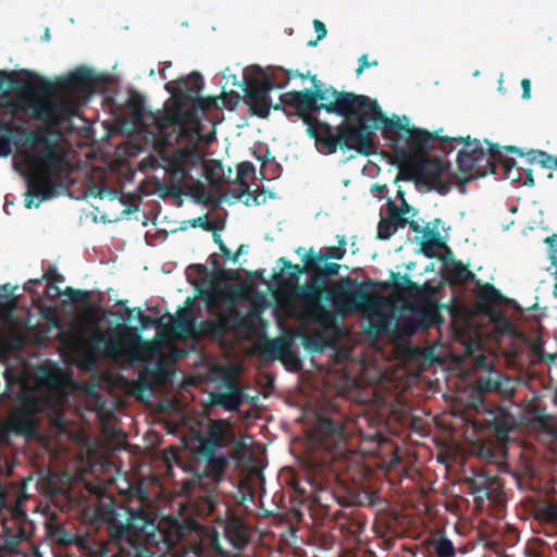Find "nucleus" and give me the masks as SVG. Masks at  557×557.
Wrapping results in <instances>:
<instances>
[{
  "label": "nucleus",
  "mask_w": 557,
  "mask_h": 557,
  "mask_svg": "<svg viewBox=\"0 0 557 557\" xmlns=\"http://www.w3.org/2000/svg\"><path fill=\"white\" fill-rule=\"evenodd\" d=\"M311 82L313 89L287 91L282 100L297 109L319 151L332 154L339 146L362 156L375 153L373 131L383 133L387 120L377 101L332 86L322 88L315 75Z\"/></svg>",
  "instance_id": "nucleus-1"
},
{
  "label": "nucleus",
  "mask_w": 557,
  "mask_h": 557,
  "mask_svg": "<svg viewBox=\"0 0 557 557\" xmlns=\"http://www.w3.org/2000/svg\"><path fill=\"white\" fill-rule=\"evenodd\" d=\"M116 518L115 502L112 497H99L81 509V519L85 525L97 530L102 524H111L114 539L126 537L148 552L154 547L158 549V553H154L158 556L161 552L174 548L190 531L175 518H165L157 522L154 515H148L143 510L132 512L125 524L116 522Z\"/></svg>",
  "instance_id": "nucleus-2"
},
{
  "label": "nucleus",
  "mask_w": 557,
  "mask_h": 557,
  "mask_svg": "<svg viewBox=\"0 0 557 557\" xmlns=\"http://www.w3.org/2000/svg\"><path fill=\"white\" fill-rule=\"evenodd\" d=\"M30 148L26 152V165L29 172L25 207L38 208L42 200L57 195L58 182L66 180L72 172L62 147L40 132H32L27 138Z\"/></svg>",
  "instance_id": "nucleus-3"
},
{
  "label": "nucleus",
  "mask_w": 557,
  "mask_h": 557,
  "mask_svg": "<svg viewBox=\"0 0 557 557\" xmlns=\"http://www.w3.org/2000/svg\"><path fill=\"white\" fill-rule=\"evenodd\" d=\"M173 110V104L166 103L164 112H159L158 124L151 125L144 133L151 136L152 143L158 150L172 148L182 143L184 139L193 140L197 128H193L185 119L172 121L170 115ZM162 160L164 161V170L170 176L171 193L173 195H181L187 182L191 180L190 169L195 164L196 153L193 149H176L171 154L166 156L161 151Z\"/></svg>",
  "instance_id": "nucleus-4"
},
{
  "label": "nucleus",
  "mask_w": 557,
  "mask_h": 557,
  "mask_svg": "<svg viewBox=\"0 0 557 557\" xmlns=\"http://www.w3.org/2000/svg\"><path fill=\"white\" fill-rule=\"evenodd\" d=\"M383 137L391 141L393 164L399 169V173L409 168L407 163L400 160L401 150L414 158H423L428 156L430 150L435 148L436 141H438L443 152H447L446 150L450 141L460 139L440 136L438 132L430 133L423 128L410 127L408 116L403 115L399 117L396 114L387 117L386 124L383 127Z\"/></svg>",
  "instance_id": "nucleus-5"
},
{
  "label": "nucleus",
  "mask_w": 557,
  "mask_h": 557,
  "mask_svg": "<svg viewBox=\"0 0 557 557\" xmlns=\"http://www.w3.org/2000/svg\"><path fill=\"white\" fill-rule=\"evenodd\" d=\"M313 442L330 456L320 463L312 462L308 472V482L320 493L329 490L336 479L333 461L347 451V432L342 420L318 416L313 432Z\"/></svg>",
  "instance_id": "nucleus-6"
},
{
  "label": "nucleus",
  "mask_w": 557,
  "mask_h": 557,
  "mask_svg": "<svg viewBox=\"0 0 557 557\" xmlns=\"http://www.w3.org/2000/svg\"><path fill=\"white\" fill-rule=\"evenodd\" d=\"M203 87V77L198 72L170 81L164 89L171 95L173 110L170 115L172 121L185 119L193 128L199 131L201 115L207 111L218 108V98L200 97Z\"/></svg>",
  "instance_id": "nucleus-7"
},
{
  "label": "nucleus",
  "mask_w": 557,
  "mask_h": 557,
  "mask_svg": "<svg viewBox=\"0 0 557 557\" xmlns=\"http://www.w3.org/2000/svg\"><path fill=\"white\" fill-rule=\"evenodd\" d=\"M52 82L39 77L34 85L27 87V100L32 116L47 125L59 126L70 122L79 111V106L72 97H51L55 92Z\"/></svg>",
  "instance_id": "nucleus-8"
},
{
  "label": "nucleus",
  "mask_w": 557,
  "mask_h": 557,
  "mask_svg": "<svg viewBox=\"0 0 557 557\" xmlns=\"http://www.w3.org/2000/svg\"><path fill=\"white\" fill-rule=\"evenodd\" d=\"M239 86L243 87L250 112L258 117L267 119L271 110V91L286 87V82H278V76L272 69L264 71L256 66L244 72Z\"/></svg>",
  "instance_id": "nucleus-9"
},
{
  "label": "nucleus",
  "mask_w": 557,
  "mask_h": 557,
  "mask_svg": "<svg viewBox=\"0 0 557 557\" xmlns=\"http://www.w3.org/2000/svg\"><path fill=\"white\" fill-rule=\"evenodd\" d=\"M460 138L459 140H451L447 147V152L444 153L448 154L454 150V143H463V148L457 156V164L462 173L469 174L465 182L483 177L487 174H497L496 157L499 151L498 145L487 141L490 148L485 151L480 140H471L469 136Z\"/></svg>",
  "instance_id": "nucleus-10"
},
{
  "label": "nucleus",
  "mask_w": 557,
  "mask_h": 557,
  "mask_svg": "<svg viewBox=\"0 0 557 557\" xmlns=\"http://www.w3.org/2000/svg\"><path fill=\"white\" fill-rule=\"evenodd\" d=\"M400 160L409 165L406 171L398 173L396 181L406 180L424 184L429 189H435L442 195L447 194L451 188L450 181L443 178L448 165L438 158L426 157L414 158L410 153L400 151Z\"/></svg>",
  "instance_id": "nucleus-11"
},
{
  "label": "nucleus",
  "mask_w": 557,
  "mask_h": 557,
  "mask_svg": "<svg viewBox=\"0 0 557 557\" xmlns=\"http://www.w3.org/2000/svg\"><path fill=\"white\" fill-rule=\"evenodd\" d=\"M352 284H357V281L346 276L334 281L332 288L327 287L325 299L331 302L336 313L346 315L371 306L369 289L375 285V282L366 280L359 284L358 288H351Z\"/></svg>",
  "instance_id": "nucleus-12"
},
{
  "label": "nucleus",
  "mask_w": 557,
  "mask_h": 557,
  "mask_svg": "<svg viewBox=\"0 0 557 557\" xmlns=\"http://www.w3.org/2000/svg\"><path fill=\"white\" fill-rule=\"evenodd\" d=\"M287 287L294 288L296 298L300 301L309 317L325 327L335 325V318L321 302L322 297L327 294V286L318 281V277L311 276L310 281L304 285L289 283V276L285 281Z\"/></svg>",
  "instance_id": "nucleus-13"
},
{
  "label": "nucleus",
  "mask_w": 557,
  "mask_h": 557,
  "mask_svg": "<svg viewBox=\"0 0 557 557\" xmlns=\"http://www.w3.org/2000/svg\"><path fill=\"white\" fill-rule=\"evenodd\" d=\"M48 535L59 546H75L87 557H97L107 544V541L97 540L89 530L75 531L61 523H50Z\"/></svg>",
  "instance_id": "nucleus-14"
},
{
  "label": "nucleus",
  "mask_w": 557,
  "mask_h": 557,
  "mask_svg": "<svg viewBox=\"0 0 557 557\" xmlns=\"http://www.w3.org/2000/svg\"><path fill=\"white\" fill-rule=\"evenodd\" d=\"M301 261L302 265L294 264L289 260L284 257H281L277 260L278 264H282V273L290 270L289 273V283L296 284L299 282V277L301 274H311L313 277H318V281L327 286V278L331 276H335L339 273L341 265L334 262L327 261H315L313 258V248L307 250V252L302 256Z\"/></svg>",
  "instance_id": "nucleus-15"
},
{
  "label": "nucleus",
  "mask_w": 557,
  "mask_h": 557,
  "mask_svg": "<svg viewBox=\"0 0 557 557\" xmlns=\"http://www.w3.org/2000/svg\"><path fill=\"white\" fill-rule=\"evenodd\" d=\"M199 454H212L226 447L233 440L231 423L227 420H209L206 431L197 436Z\"/></svg>",
  "instance_id": "nucleus-16"
},
{
  "label": "nucleus",
  "mask_w": 557,
  "mask_h": 557,
  "mask_svg": "<svg viewBox=\"0 0 557 557\" xmlns=\"http://www.w3.org/2000/svg\"><path fill=\"white\" fill-rule=\"evenodd\" d=\"M30 535L25 521L21 523L17 518L3 519L0 522V557L20 554V544L29 540Z\"/></svg>",
  "instance_id": "nucleus-17"
},
{
  "label": "nucleus",
  "mask_w": 557,
  "mask_h": 557,
  "mask_svg": "<svg viewBox=\"0 0 557 557\" xmlns=\"http://www.w3.org/2000/svg\"><path fill=\"white\" fill-rule=\"evenodd\" d=\"M109 533V540L104 547L97 557H161L153 552H148L143 547L134 544L132 540L121 536L122 539L113 537V527L104 524Z\"/></svg>",
  "instance_id": "nucleus-18"
},
{
  "label": "nucleus",
  "mask_w": 557,
  "mask_h": 557,
  "mask_svg": "<svg viewBox=\"0 0 557 557\" xmlns=\"http://www.w3.org/2000/svg\"><path fill=\"white\" fill-rule=\"evenodd\" d=\"M89 349L97 357H116L124 352L125 342L121 335L107 336V333L96 326L87 342Z\"/></svg>",
  "instance_id": "nucleus-19"
},
{
  "label": "nucleus",
  "mask_w": 557,
  "mask_h": 557,
  "mask_svg": "<svg viewBox=\"0 0 557 557\" xmlns=\"http://www.w3.org/2000/svg\"><path fill=\"white\" fill-rule=\"evenodd\" d=\"M125 487L119 486V491L125 496V500L128 503V518L132 512L143 510L148 515H154L150 510V496L146 485L141 481L129 482L124 480Z\"/></svg>",
  "instance_id": "nucleus-20"
},
{
  "label": "nucleus",
  "mask_w": 557,
  "mask_h": 557,
  "mask_svg": "<svg viewBox=\"0 0 557 557\" xmlns=\"http://www.w3.org/2000/svg\"><path fill=\"white\" fill-rule=\"evenodd\" d=\"M95 83V75L91 70L81 67L69 76L58 79L53 85L55 89L69 95L89 92Z\"/></svg>",
  "instance_id": "nucleus-21"
},
{
  "label": "nucleus",
  "mask_w": 557,
  "mask_h": 557,
  "mask_svg": "<svg viewBox=\"0 0 557 557\" xmlns=\"http://www.w3.org/2000/svg\"><path fill=\"white\" fill-rule=\"evenodd\" d=\"M126 107L129 111L133 124L140 132L144 133L148 127H151V125H157V128L160 127V124H158L159 112L153 113L148 111L145 106V99L141 95L131 92L129 98L126 101Z\"/></svg>",
  "instance_id": "nucleus-22"
},
{
  "label": "nucleus",
  "mask_w": 557,
  "mask_h": 557,
  "mask_svg": "<svg viewBox=\"0 0 557 557\" xmlns=\"http://www.w3.org/2000/svg\"><path fill=\"white\" fill-rule=\"evenodd\" d=\"M224 536L235 549L242 550L249 543L250 530L240 517L233 513L225 519Z\"/></svg>",
  "instance_id": "nucleus-23"
},
{
  "label": "nucleus",
  "mask_w": 557,
  "mask_h": 557,
  "mask_svg": "<svg viewBox=\"0 0 557 557\" xmlns=\"http://www.w3.org/2000/svg\"><path fill=\"white\" fill-rule=\"evenodd\" d=\"M496 175H502L504 178L510 180L512 182H523V184L528 186L534 185L532 171L529 169H518L516 166V161L511 158L505 157L500 150L496 157Z\"/></svg>",
  "instance_id": "nucleus-24"
},
{
  "label": "nucleus",
  "mask_w": 557,
  "mask_h": 557,
  "mask_svg": "<svg viewBox=\"0 0 557 557\" xmlns=\"http://www.w3.org/2000/svg\"><path fill=\"white\" fill-rule=\"evenodd\" d=\"M467 484L472 494L478 495L479 498H493L500 490L502 485L495 475H490L485 472H478L472 478L467 480Z\"/></svg>",
  "instance_id": "nucleus-25"
},
{
  "label": "nucleus",
  "mask_w": 557,
  "mask_h": 557,
  "mask_svg": "<svg viewBox=\"0 0 557 557\" xmlns=\"http://www.w3.org/2000/svg\"><path fill=\"white\" fill-rule=\"evenodd\" d=\"M255 311L249 314H244L240 310L231 306L219 312L221 321L227 327V332L232 330H252L255 327L253 315Z\"/></svg>",
  "instance_id": "nucleus-26"
},
{
  "label": "nucleus",
  "mask_w": 557,
  "mask_h": 557,
  "mask_svg": "<svg viewBox=\"0 0 557 557\" xmlns=\"http://www.w3.org/2000/svg\"><path fill=\"white\" fill-rule=\"evenodd\" d=\"M262 354L272 360L286 359L295 363L299 362L298 358L292 354L288 343L283 338L268 339L262 346Z\"/></svg>",
  "instance_id": "nucleus-27"
},
{
  "label": "nucleus",
  "mask_w": 557,
  "mask_h": 557,
  "mask_svg": "<svg viewBox=\"0 0 557 557\" xmlns=\"http://www.w3.org/2000/svg\"><path fill=\"white\" fill-rule=\"evenodd\" d=\"M425 548L437 557H454L455 546L453 542L442 533H435L424 540Z\"/></svg>",
  "instance_id": "nucleus-28"
},
{
  "label": "nucleus",
  "mask_w": 557,
  "mask_h": 557,
  "mask_svg": "<svg viewBox=\"0 0 557 557\" xmlns=\"http://www.w3.org/2000/svg\"><path fill=\"white\" fill-rule=\"evenodd\" d=\"M170 323L173 331L177 332L182 337H196L197 324L194 319L187 315V310L180 308L175 315H170Z\"/></svg>",
  "instance_id": "nucleus-29"
},
{
  "label": "nucleus",
  "mask_w": 557,
  "mask_h": 557,
  "mask_svg": "<svg viewBox=\"0 0 557 557\" xmlns=\"http://www.w3.org/2000/svg\"><path fill=\"white\" fill-rule=\"evenodd\" d=\"M10 429L14 434L23 435L26 438H34L38 435V424L27 413L15 416L11 421Z\"/></svg>",
  "instance_id": "nucleus-30"
},
{
  "label": "nucleus",
  "mask_w": 557,
  "mask_h": 557,
  "mask_svg": "<svg viewBox=\"0 0 557 557\" xmlns=\"http://www.w3.org/2000/svg\"><path fill=\"white\" fill-rule=\"evenodd\" d=\"M507 302V298L495 288L494 285L485 283L480 287L478 295V305L483 310H488L493 306H498Z\"/></svg>",
  "instance_id": "nucleus-31"
},
{
  "label": "nucleus",
  "mask_w": 557,
  "mask_h": 557,
  "mask_svg": "<svg viewBox=\"0 0 557 557\" xmlns=\"http://www.w3.org/2000/svg\"><path fill=\"white\" fill-rule=\"evenodd\" d=\"M417 319L423 331L431 327L441 320V313L435 301H428L422 307L414 309Z\"/></svg>",
  "instance_id": "nucleus-32"
},
{
  "label": "nucleus",
  "mask_w": 557,
  "mask_h": 557,
  "mask_svg": "<svg viewBox=\"0 0 557 557\" xmlns=\"http://www.w3.org/2000/svg\"><path fill=\"white\" fill-rule=\"evenodd\" d=\"M534 517L542 523L557 525V503L556 502H539L534 506Z\"/></svg>",
  "instance_id": "nucleus-33"
},
{
  "label": "nucleus",
  "mask_w": 557,
  "mask_h": 557,
  "mask_svg": "<svg viewBox=\"0 0 557 557\" xmlns=\"http://www.w3.org/2000/svg\"><path fill=\"white\" fill-rule=\"evenodd\" d=\"M226 333L227 327L223 324L219 314L216 319L202 321L196 327V337L199 335L223 337Z\"/></svg>",
  "instance_id": "nucleus-34"
},
{
  "label": "nucleus",
  "mask_w": 557,
  "mask_h": 557,
  "mask_svg": "<svg viewBox=\"0 0 557 557\" xmlns=\"http://www.w3.org/2000/svg\"><path fill=\"white\" fill-rule=\"evenodd\" d=\"M533 423L542 433L547 434L552 441L557 442V419L542 411H536L532 418Z\"/></svg>",
  "instance_id": "nucleus-35"
},
{
  "label": "nucleus",
  "mask_w": 557,
  "mask_h": 557,
  "mask_svg": "<svg viewBox=\"0 0 557 557\" xmlns=\"http://www.w3.org/2000/svg\"><path fill=\"white\" fill-rule=\"evenodd\" d=\"M451 281L456 284H466L475 281L476 276L461 261H454L449 270Z\"/></svg>",
  "instance_id": "nucleus-36"
},
{
  "label": "nucleus",
  "mask_w": 557,
  "mask_h": 557,
  "mask_svg": "<svg viewBox=\"0 0 557 557\" xmlns=\"http://www.w3.org/2000/svg\"><path fill=\"white\" fill-rule=\"evenodd\" d=\"M472 451L480 459L488 461H495L500 455V449L493 442H476Z\"/></svg>",
  "instance_id": "nucleus-37"
},
{
  "label": "nucleus",
  "mask_w": 557,
  "mask_h": 557,
  "mask_svg": "<svg viewBox=\"0 0 557 557\" xmlns=\"http://www.w3.org/2000/svg\"><path fill=\"white\" fill-rule=\"evenodd\" d=\"M255 171H256V169H255L253 164L249 161L240 162L237 165L236 182L243 188L236 190V195H235L236 199H240L244 196V194L248 191V184L246 182V178L249 177L250 175L255 174Z\"/></svg>",
  "instance_id": "nucleus-38"
},
{
  "label": "nucleus",
  "mask_w": 557,
  "mask_h": 557,
  "mask_svg": "<svg viewBox=\"0 0 557 557\" xmlns=\"http://www.w3.org/2000/svg\"><path fill=\"white\" fill-rule=\"evenodd\" d=\"M216 451L212 454H200L207 460V467L210 473L216 478L221 476L227 467L228 459L225 455L218 456Z\"/></svg>",
  "instance_id": "nucleus-39"
},
{
  "label": "nucleus",
  "mask_w": 557,
  "mask_h": 557,
  "mask_svg": "<svg viewBox=\"0 0 557 557\" xmlns=\"http://www.w3.org/2000/svg\"><path fill=\"white\" fill-rule=\"evenodd\" d=\"M346 242L342 239L339 246L326 247L324 250L315 251L313 249V258L315 261H329L331 259L342 260L346 253Z\"/></svg>",
  "instance_id": "nucleus-40"
},
{
  "label": "nucleus",
  "mask_w": 557,
  "mask_h": 557,
  "mask_svg": "<svg viewBox=\"0 0 557 557\" xmlns=\"http://www.w3.org/2000/svg\"><path fill=\"white\" fill-rule=\"evenodd\" d=\"M529 163L540 164L544 169L557 170V158L543 151V150H530L528 153Z\"/></svg>",
  "instance_id": "nucleus-41"
},
{
  "label": "nucleus",
  "mask_w": 557,
  "mask_h": 557,
  "mask_svg": "<svg viewBox=\"0 0 557 557\" xmlns=\"http://www.w3.org/2000/svg\"><path fill=\"white\" fill-rule=\"evenodd\" d=\"M216 404L228 411L238 410L242 404V392L234 388L227 393H222L218 396Z\"/></svg>",
  "instance_id": "nucleus-42"
},
{
  "label": "nucleus",
  "mask_w": 557,
  "mask_h": 557,
  "mask_svg": "<svg viewBox=\"0 0 557 557\" xmlns=\"http://www.w3.org/2000/svg\"><path fill=\"white\" fill-rule=\"evenodd\" d=\"M133 312L139 313V324L140 330H145L149 327L150 325H154L157 329H163L165 327L164 319L165 317H161L159 319H152L149 315H146L140 308H134V309H125V314L127 315V319L129 320L132 318Z\"/></svg>",
  "instance_id": "nucleus-43"
},
{
  "label": "nucleus",
  "mask_w": 557,
  "mask_h": 557,
  "mask_svg": "<svg viewBox=\"0 0 557 557\" xmlns=\"http://www.w3.org/2000/svg\"><path fill=\"white\" fill-rule=\"evenodd\" d=\"M510 475L512 476L517 487L519 490H532V480L535 476L534 470L530 468H525L523 471H512L510 472Z\"/></svg>",
  "instance_id": "nucleus-44"
},
{
  "label": "nucleus",
  "mask_w": 557,
  "mask_h": 557,
  "mask_svg": "<svg viewBox=\"0 0 557 557\" xmlns=\"http://www.w3.org/2000/svg\"><path fill=\"white\" fill-rule=\"evenodd\" d=\"M49 286L55 289L58 294L69 297L74 304H86L90 299V293L88 290L74 289L73 287L67 286L61 292L59 287L54 286V284H49Z\"/></svg>",
  "instance_id": "nucleus-45"
},
{
  "label": "nucleus",
  "mask_w": 557,
  "mask_h": 557,
  "mask_svg": "<svg viewBox=\"0 0 557 557\" xmlns=\"http://www.w3.org/2000/svg\"><path fill=\"white\" fill-rule=\"evenodd\" d=\"M387 216L397 230L404 228L408 223V219L398 211V206L392 199L387 201Z\"/></svg>",
  "instance_id": "nucleus-46"
},
{
  "label": "nucleus",
  "mask_w": 557,
  "mask_h": 557,
  "mask_svg": "<svg viewBox=\"0 0 557 557\" xmlns=\"http://www.w3.org/2000/svg\"><path fill=\"white\" fill-rule=\"evenodd\" d=\"M500 387V383L498 380H495L493 377H478L475 381H474V388L479 392V393H488V392H494V391H498Z\"/></svg>",
  "instance_id": "nucleus-47"
},
{
  "label": "nucleus",
  "mask_w": 557,
  "mask_h": 557,
  "mask_svg": "<svg viewBox=\"0 0 557 557\" xmlns=\"http://www.w3.org/2000/svg\"><path fill=\"white\" fill-rule=\"evenodd\" d=\"M397 228L393 225L392 221L386 218H382L377 225V238L380 239H389Z\"/></svg>",
  "instance_id": "nucleus-48"
},
{
  "label": "nucleus",
  "mask_w": 557,
  "mask_h": 557,
  "mask_svg": "<svg viewBox=\"0 0 557 557\" xmlns=\"http://www.w3.org/2000/svg\"><path fill=\"white\" fill-rule=\"evenodd\" d=\"M153 388L152 381L146 373H140L135 382V391L138 393L151 392Z\"/></svg>",
  "instance_id": "nucleus-49"
},
{
  "label": "nucleus",
  "mask_w": 557,
  "mask_h": 557,
  "mask_svg": "<svg viewBox=\"0 0 557 557\" xmlns=\"http://www.w3.org/2000/svg\"><path fill=\"white\" fill-rule=\"evenodd\" d=\"M544 243L548 246L549 259L554 265H557V232L545 238Z\"/></svg>",
  "instance_id": "nucleus-50"
},
{
  "label": "nucleus",
  "mask_w": 557,
  "mask_h": 557,
  "mask_svg": "<svg viewBox=\"0 0 557 557\" xmlns=\"http://www.w3.org/2000/svg\"><path fill=\"white\" fill-rule=\"evenodd\" d=\"M214 278L221 282L234 281L238 278V274L236 270L223 269L214 273Z\"/></svg>",
  "instance_id": "nucleus-51"
},
{
  "label": "nucleus",
  "mask_w": 557,
  "mask_h": 557,
  "mask_svg": "<svg viewBox=\"0 0 557 557\" xmlns=\"http://www.w3.org/2000/svg\"><path fill=\"white\" fill-rule=\"evenodd\" d=\"M313 27H314V30L317 33V39L315 40H311L308 42L309 46H315L318 41L322 40L326 34H327V30H326V27L324 25L323 22H321L320 20H314L313 21Z\"/></svg>",
  "instance_id": "nucleus-52"
},
{
  "label": "nucleus",
  "mask_w": 557,
  "mask_h": 557,
  "mask_svg": "<svg viewBox=\"0 0 557 557\" xmlns=\"http://www.w3.org/2000/svg\"><path fill=\"white\" fill-rule=\"evenodd\" d=\"M283 95H284V94H282V95L280 96V102H278V103H275V104H272V103H271V108H273L275 111H278V110L284 111V113H285L287 116H294V115L298 116V115L296 114L297 109H296L294 106H290V104H288V103H285V102L282 100V99H283V98H282V96H283Z\"/></svg>",
  "instance_id": "nucleus-53"
},
{
  "label": "nucleus",
  "mask_w": 557,
  "mask_h": 557,
  "mask_svg": "<svg viewBox=\"0 0 557 557\" xmlns=\"http://www.w3.org/2000/svg\"><path fill=\"white\" fill-rule=\"evenodd\" d=\"M272 71H274L275 73L277 72H281L285 75V78L283 81H281L278 78V82H286V85L289 83V81L292 78H295V77H300V78H306V75L300 73L299 71H293V70H284L283 67H277V69H272ZM278 76V74H276Z\"/></svg>",
  "instance_id": "nucleus-54"
},
{
  "label": "nucleus",
  "mask_w": 557,
  "mask_h": 557,
  "mask_svg": "<svg viewBox=\"0 0 557 557\" xmlns=\"http://www.w3.org/2000/svg\"><path fill=\"white\" fill-rule=\"evenodd\" d=\"M404 330L406 333L412 335L423 329H422V326H420L419 320L416 317L412 319H406L404 321Z\"/></svg>",
  "instance_id": "nucleus-55"
},
{
  "label": "nucleus",
  "mask_w": 557,
  "mask_h": 557,
  "mask_svg": "<svg viewBox=\"0 0 557 557\" xmlns=\"http://www.w3.org/2000/svg\"><path fill=\"white\" fill-rule=\"evenodd\" d=\"M391 278L394 282V285H393L394 288L397 289V290H400V289L404 288L401 285H399L397 283L398 280H403L408 288H411L414 285L413 282L407 275L400 276V274L397 273V272H393L392 271L391 272Z\"/></svg>",
  "instance_id": "nucleus-56"
},
{
  "label": "nucleus",
  "mask_w": 557,
  "mask_h": 557,
  "mask_svg": "<svg viewBox=\"0 0 557 557\" xmlns=\"http://www.w3.org/2000/svg\"><path fill=\"white\" fill-rule=\"evenodd\" d=\"M379 62L376 60L370 62L368 60V54H362L358 60V67L356 70L357 76H359L366 69L370 66H376Z\"/></svg>",
  "instance_id": "nucleus-57"
},
{
  "label": "nucleus",
  "mask_w": 557,
  "mask_h": 557,
  "mask_svg": "<svg viewBox=\"0 0 557 557\" xmlns=\"http://www.w3.org/2000/svg\"><path fill=\"white\" fill-rule=\"evenodd\" d=\"M13 83L12 74L0 70V90L11 87Z\"/></svg>",
  "instance_id": "nucleus-58"
},
{
  "label": "nucleus",
  "mask_w": 557,
  "mask_h": 557,
  "mask_svg": "<svg viewBox=\"0 0 557 557\" xmlns=\"http://www.w3.org/2000/svg\"><path fill=\"white\" fill-rule=\"evenodd\" d=\"M193 226H200L206 231H212L214 227L213 224L206 219V216H198L194 219Z\"/></svg>",
  "instance_id": "nucleus-59"
},
{
  "label": "nucleus",
  "mask_w": 557,
  "mask_h": 557,
  "mask_svg": "<svg viewBox=\"0 0 557 557\" xmlns=\"http://www.w3.org/2000/svg\"><path fill=\"white\" fill-rule=\"evenodd\" d=\"M398 211L405 215L411 213L412 216L418 213L417 209L412 208L405 199L398 206Z\"/></svg>",
  "instance_id": "nucleus-60"
},
{
  "label": "nucleus",
  "mask_w": 557,
  "mask_h": 557,
  "mask_svg": "<svg viewBox=\"0 0 557 557\" xmlns=\"http://www.w3.org/2000/svg\"><path fill=\"white\" fill-rule=\"evenodd\" d=\"M371 330L375 334H383L386 331V323L382 319H380L379 321H372L371 322Z\"/></svg>",
  "instance_id": "nucleus-61"
},
{
  "label": "nucleus",
  "mask_w": 557,
  "mask_h": 557,
  "mask_svg": "<svg viewBox=\"0 0 557 557\" xmlns=\"http://www.w3.org/2000/svg\"><path fill=\"white\" fill-rule=\"evenodd\" d=\"M434 248L435 247L433 246V244L430 240H424L421 244V250L424 253V256H426L428 258L434 257V251H433Z\"/></svg>",
  "instance_id": "nucleus-62"
},
{
  "label": "nucleus",
  "mask_w": 557,
  "mask_h": 557,
  "mask_svg": "<svg viewBox=\"0 0 557 557\" xmlns=\"http://www.w3.org/2000/svg\"><path fill=\"white\" fill-rule=\"evenodd\" d=\"M430 242L433 244L435 248L445 249L447 253L453 255L451 250L447 247L446 242L442 235L437 238H434V240Z\"/></svg>",
  "instance_id": "nucleus-63"
},
{
  "label": "nucleus",
  "mask_w": 557,
  "mask_h": 557,
  "mask_svg": "<svg viewBox=\"0 0 557 557\" xmlns=\"http://www.w3.org/2000/svg\"><path fill=\"white\" fill-rule=\"evenodd\" d=\"M521 87H522V98L523 99H530L531 97V82L528 78H523L521 81Z\"/></svg>",
  "instance_id": "nucleus-64"
}]
</instances>
